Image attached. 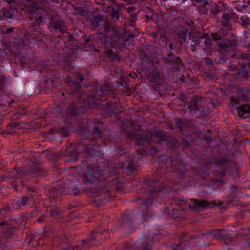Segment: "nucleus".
<instances>
[{"instance_id": "obj_33", "label": "nucleus", "mask_w": 250, "mask_h": 250, "mask_svg": "<svg viewBox=\"0 0 250 250\" xmlns=\"http://www.w3.org/2000/svg\"><path fill=\"white\" fill-rule=\"evenodd\" d=\"M9 3L11 2L16 1V2H21V4H20V7L21 5L22 4H25L27 1H30L31 0H5Z\"/></svg>"}, {"instance_id": "obj_6", "label": "nucleus", "mask_w": 250, "mask_h": 250, "mask_svg": "<svg viewBox=\"0 0 250 250\" xmlns=\"http://www.w3.org/2000/svg\"><path fill=\"white\" fill-rule=\"evenodd\" d=\"M48 213H44L37 219V222L40 223L51 222L48 226L44 228L42 236L52 239L54 241L59 240L61 244L67 240L65 233V225L62 222V211L58 205L52 204L46 210Z\"/></svg>"}, {"instance_id": "obj_17", "label": "nucleus", "mask_w": 250, "mask_h": 250, "mask_svg": "<svg viewBox=\"0 0 250 250\" xmlns=\"http://www.w3.org/2000/svg\"><path fill=\"white\" fill-rule=\"evenodd\" d=\"M212 37L208 33H204L200 36L199 47L202 48L207 56H211L214 52L213 47Z\"/></svg>"}, {"instance_id": "obj_10", "label": "nucleus", "mask_w": 250, "mask_h": 250, "mask_svg": "<svg viewBox=\"0 0 250 250\" xmlns=\"http://www.w3.org/2000/svg\"><path fill=\"white\" fill-rule=\"evenodd\" d=\"M221 25L222 27L219 30L211 33V36L221 50H230L234 45H236L237 42L233 39L227 37L231 32L229 21L223 20Z\"/></svg>"}, {"instance_id": "obj_29", "label": "nucleus", "mask_w": 250, "mask_h": 250, "mask_svg": "<svg viewBox=\"0 0 250 250\" xmlns=\"http://www.w3.org/2000/svg\"><path fill=\"white\" fill-rule=\"evenodd\" d=\"M19 126V125L17 123H14L10 124L7 126V133L9 134H12L13 133V130L14 128L17 127Z\"/></svg>"}, {"instance_id": "obj_38", "label": "nucleus", "mask_w": 250, "mask_h": 250, "mask_svg": "<svg viewBox=\"0 0 250 250\" xmlns=\"http://www.w3.org/2000/svg\"><path fill=\"white\" fill-rule=\"evenodd\" d=\"M115 72H116L117 74H118V76H119V77H120V74H121V70L120 69L117 68V69H116V70H115Z\"/></svg>"}, {"instance_id": "obj_8", "label": "nucleus", "mask_w": 250, "mask_h": 250, "mask_svg": "<svg viewBox=\"0 0 250 250\" xmlns=\"http://www.w3.org/2000/svg\"><path fill=\"white\" fill-rule=\"evenodd\" d=\"M188 29L185 27H179L176 31L177 38L172 42L169 40H166V49L178 52L184 47L183 42L191 46L199 47L200 36H193L190 33L188 35Z\"/></svg>"}, {"instance_id": "obj_40", "label": "nucleus", "mask_w": 250, "mask_h": 250, "mask_svg": "<svg viewBox=\"0 0 250 250\" xmlns=\"http://www.w3.org/2000/svg\"><path fill=\"white\" fill-rule=\"evenodd\" d=\"M73 208L72 206H70V207H69L68 209H71Z\"/></svg>"}, {"instance_id": "obj_41", "label": "nucleus", "mask_w": 250, "mask_h": 250, "mask_svg": "<svg viewBox=\"0 0 250 250\" xmlns=\"http://www.w3.org/2000/svg\"><path fill=\"white\" fill-rule=\"evenodd\" d=\"M236 1H239L240 0H235Z\"/></svg>"}, {"instance_id": "obj_14", "label": "nucleus", "mask_w": 250, "mask_h": 250, "mask_svg": "<svg viewBox=\"0 0 250 250\" xmlns=\"http://www.w3.org/2000/svg\"><path fill=\"white\" fill-rule=\"evenodd\" d=\"M235 92H236L237 96L231 98L229 102V106L236 109L239 117L246 118L250 114V98L247 99L244 96H239L238 91L233 93Z\"/></svg>"}, {"instance_id": "obj_39", "label": "nucleus", "mask_w": 250, "mask_h": 250, "mask_svg": "<svg viewBox=\"0 0 250 250\" xmlns=\"http://www.w3.org/2000/svg\"><path fill=\"white\" fill-rule=\"evenodd\" d=\"M180 99L182 101H184V102H186V98H185V96H184V95H181V96H180Z\"/></svg>"}, {"instance_id": "obj_28", "label": "nucleus", "mask_w": 250, "mask_h": 250, "mask_svg": "<svg viewBox=\"0 0 250 250\" xmlns=\"http://www.w3.org/2000/svg\"><path fill=\"white\" fill-rule=\"evenodd\" d=\"M111 16L113 19L119 20L120 12L117 6L115 8H113L112 9V11L111 13Z\"/></svg>"}, {"instance_id": "obj_15", "label": "nucleus", "mask_w": 250, "mask_h": 250, "mask_svg": "<svg viewBox=\"0 0 250 250\" xmlns=\"http://www.w3.org/2000/svg\"><path fill=\"white\" fill-rule=\"evenodd\" d=\"M202 98L199 99L194 96L188 104V108L190 114L196 118H208L210 115V111L209 107L202 103Z\"/></svg>"}, {"instance_id": "obj_24", "label": "nucleus", "mask_w": 250, "mask_h": 250, "mask_svg": "<svg viewBox=\"0 0 250 250\" xmlns=\"http://www.w3.org/2000/svg\"><path fill=\"white\" fill-rule=\"evenodd\" d=\"M34 215V212L31 211L27 212L25 214L22 215L20 217V221L22 225H25L27 220L32 217Z\"/></svg>"}, {"instance_id": "obj_7", "label": "nucleus", "mask_w": 250, "mask_h": 250, "mask_svg": "<svg viewBox=\"0 0 250 250\" xmlns=\"http://www.w3.org/2000/svg\"><path fill=\"white\" fill-rule=\"evenodd\" d=\"M50 63L47 60L41 62L39 64V73L42 78L39 81L37 87L40 92L49 93L54 91L60 82L59 80L60 72L51 66Z\"/></svg>"}, {"instance_id": "obj_21", "label": "nucleus", "mask_w": 250, "mask_h": 250, "mask_svg": "<svg viewBox=\"0 0 250 250\" xmlns=\"http://www.w3.org/2000/svg\"><path fill=\"white\" fill-rule=\"evenodd\" d=\"M207 12L212 16H215L221 11L218 5L212 1H208L203 8Z\"/></svg>"}, {"instance_id": "obj_36", "label": "nucleus", "mask_w": 250, "mask_h": 250, "mask_svg": "<svg viewBox=\"0 0 250 250\" xmlns=\"http://www.w3.org/2000/svg\"><path fill=\"white\" fill-rule=\"evenodd\" d=\"M222 18L224 21H230L231 20V17L228 14L225 13L223 14Z\"/></svg>"}, {"instance_id": "obj_22", "label": "nucleus", "mask_w": 250, "mask_h": 250, "mask_svg": "<svg viewBox=\"0 0 250 250\" xmlns=\"http://www.w3.org/2000/svg\"><path fill=\"white\" fill-rule=\"evenodd\" d=\"M243 40L242 44L244 47L248 49L249 52L247 54H250V30L248 29L244 30L243 32Z\"/></svg>"}, {"instance_id": "obj_27", "label": "nucleus", "mask_w": 250, "mask_h": 250, "mask_svg": "<svg viewBox=\"0 0 250 250\" xmlns=\"http://www.w3.org/2000/svg\"><path fill=\"white\" fill-rule=\"evenodd\" d=\"M240 24L243 26H246L250 24V18L245 15L241 16L240 18Z\"/></svg>"}, {"instance_id": "obj_11", "label": "nucleus", "mask_w": 250, "mask_h": 250, "mask_svg": "<svg viewBox=\"0 0 250 250\" xmlns=\"http://www.w3.org/2000/svg\"><path fill=\"white\" fill-rule=\"evenodd\" d=\"M142 67L148 79L151 82L157 83L161 81L160 72L162 65L160 62H155L148 56H144Z\"/></svg>"}, {"instance_id": "obj_4", "label": "nucleus", "mask_w": 250, "mask_h": 250, "mask_svg": "<svg viewBox=\"0 0 250 250\" xmlns=\"http://www.w3.org/2000/svg\"><path fill=\"white\" fill-rule=\"evenodd\" d=\"M47 174V171L36 159L31 164L23 168H16L10 175V186L15 191H19L26 188L27 193L22 196H18L11 200V204L16 210H23L30 208L35 204V196L38 188L36 186L28 185L24 182L28 177H43Z\"/></svg>"}, {"instance_id": "obj_16", "label": "nucleus", "mask_w": 250, "mask_h": 250, "mask_svg": "<svg viewBox=\"0 0 250 250\" xmlns=\"http://www.w3.org/2000/svg\"><path fill=\"white\" fill-rule=\"evenodd\" d=\"M162 61L166 69L169 72L179 71L182 66V59L170 52L166 56L163 57Z\"/></svg>"}, {"instance_id": "obj_1", "label": "nucleus", "mask_w": 250, "mask_h": 250, "mask_svg": "<svg viewBox=\"0 0 250 250\" xmlns=\"http://www.w3.org/2000/svg\"><path fill=\"white\" fill-rule=\"evenodd\" d=\"M116 106L117 102L111 100L101 102L99 109H91L67 128L80 132L82 138L76 147L67 148V162L75 161L81 153L87 155V159L79 167L82 180L93 195L96 206L112 200V192H125V179L119 175L120 172L134 176L131 185L136 188V202L139 207L122 214L120 227L133 231L138 224L152 218L150 212L153 206L163 203V216L184 225L188 218V208L199 212L191 201L204 200L186 201L176 193L181 188L190 190L207 185L211 188L215 183H222L217 181L218 177H233L237 173L230 159L231 153L220 146H211L209 129L200 137L191 122L181 118L176 119L175 127L183 136V147L177 139L163 130L154 127L145 131L135 122H126L121 131L124 138L117 140L110 148L113 157L105 159L95 147H101L98 141L101 138L100 129L104 119L114 116L113 122L122 123L119 114L122 111Z\"/></svg>"}, {"instance_id": "obj_12", "label": "nucleus", "mask_w": 250, "mask_h": 250, "mask_svg": "<svg viewBox=\"0 0 250 250\" xmlns=\"http://www.w3.org/2000/svg\"><path fill=\"white\" fill-rule=\"evenodd\" d=\"M21 3V2L13 1L9 3L5 0H0V19L5 20L11 22L12 20L15 19L17 15V9H19L29 13L30 21L32 16V12L20 8V4Z\"/></svg>"}, {"instance_id": "obj_2", "label": "nucleus", "mask_w": 250, "mask_h": 250, "mask_svg": "<svg viewBox=\"0 0 250 250\" xmlns=\"http://www.w3.org/2000/svg\"><path fill=\"white\" fill-rule=\"evenodd\" d=\"M21 9L32 12L29 22V27L23 35L17 28L15 33L8 38V44H4V48H8L10 52V46L13 45L19 54L22 57L21 63L24 66L32 67L33 59L37 53V49H42L49 54L51 59L58 65L72 74L77 79H73L70 76L65 78L64 86H59V95L62 97L61 104L58 105L55 109L57 117L60 119L61 123L73 124L83 115L92 108L98 107L99 104L107 99L108 96L114 97V92L118 83L112 82H105L99 90L94 88L91 91L84 90L81 82L83 80V75L77 72L73 63L72 53L64 55L60 49L59 40L55 37L47 36L44 31L40 27V24L44 22L48 24V28L53 33L64 34L66 31L65 23L60 16L53 11L42 7H38L33 0L27 1L21 5Z\"/></svg>"}, {"instance_id": "obj_31", "label": "nucleus", "mask_w": 250, "mask_h": 250, "mask_svg": "<svg viewBox=\"0 0 250 250\" xmlns=\"http://www.w3.org/2000/svg\"><path fill=\"white\" fill-rule=\"evenodd\" d=\"M143 10L146 13V14H150V13L151 14L154 12V10L149 6H145L143 8Z\"/></svg>"}, {"instance_id": "obj_30", "label": "nucleus", "mask_w": 250, "mask_h": 250, "mask_svg": "<svg viewBox=\"0 0 250 250\" xmlns=\"http://www.w3.org/2000/svg\"><path fill=\"white\" fill-rule=\"evenodd\" d=\"M237 10L238 12L242 13H250V6L245 5H240L239 7L237 8Z\"/></svg>"}, {"instance_id": "obj_18", "label": "nucleus", "mask_w": 250, "mask_h": 250, "mask_svg": "<svg viewBox=\"0 0 250 250\" xmlns=\"http://www.w3.org/2000/svg\"><path fill=\"white\" fill-rule=\"evenodd\" d=\"M9 52V49L8 48L5 49L0 48V101L2 100L4 97V95L2 94V90L4 87L5 77L3 74V61L5 60L6 56Z\"/></svg>"}, {"instance_id": "obj_19", "label": "nucleus", "mask_w": 250, "mask_h": 250, "mask_svg": "<svg viewBox=\"0 0 250 250\" xmlns=\"http://www.w3.org/2000/svg\"><path fill=\"white\" fill-rule=\"evenodd\" d=\"M219 48L220 52L218 54L216 55L214 58L215 63L223 64L225 63L227 61L228 57L226 56V53H229L230 55L233 56V53L237 49H236V45H234L233 49L228 51H222L220 47L218 46Z\"/></svg>"}, {"instance_id": "obj_5", "label": "nucleus", "mask_w": 250, "mask_h": 250, "mask_svg": "<svg viewBox=\"0 0 250 250\" xmlns=\"http://www.w3.org/2000/svg\"><path fill=\"white\" fill-rule=\"evenodd\" d=\"M234 58L241 59L244 62L239 61L236 64L231 63L229 65V69L231 72L232 78L230 83L228 86V89L231 92L238 91L239 96H244L245 98L250 99V89L246 86H243L244 83L250 79V54L237 49L233 53Z\"/></svg>"}, {"instance_id": "obj_9", "label": "nucleus", "mask_w": 250, "mask_h": 250, "mask_svg": "<svg viewBox=\"0 0 250 250\" xmlns=\"http://www.w3.org/2000/svg\"><path fill=\"white\" fill-rule=\"evenodd\" d=\"M75 182L70 181L69 185L66 184L62 180H58L54 186L48 188L50 194V200L52 204L57 205L61 201V197L62 194H66L68 191L67 188L71 190V193L77 195L80 193V182L75 179Z\"/></svg>"}, {"instance_id": "obj_3", "label": "nucleus", "mask_w": 250, "mask_h": 250, "mask_svg": "<svg viewBox=\"0 0 250 250\" xmlns=\"http://www.w3.org/2000/svg\"><path fill=\"white\" fill-rule=\"evenodd\" d=\"M92 28H96L103 25L102 32L91 34L86 40V44L89 48L97 53L103 52L111 61L119 58L117 49H123L126 47L129 38L137 36V33L130 34L124 31L122 35H118L112 27L100 16H93L90 21Z\"/></svg>"}, {"instance_id": "obj_37", "label": "nucleus", "mask_w": 250, "mask_h": 250, "mask_svg": "<svg viewBox=\"0 0 250 250\" xmlns=\"http://www.w3.org/2000/svg\"><path fill=\"white\" fill-rule=\"evenodd\" d=\"M242 5L250 6V0H244L243 3Z\"/></svg>"}, {"instance_id": "obj_32", "label": "nucleus", "mask_w": 250, "mask_h": 250, "mask_svg": "<svg viewBox=\"0 0 250 250\" xmlns=\"http://www.w3.org/2000/svg\"><path fill=\"white\" fill-rule=\"evenodd\" d=\"M180 80L184 83H188L189 82L190 79L188 75L185 76L184 75H182L180 78Z\"/></svg>"}, {"instance_id": "obj_13", "label": "nucleus", "mask_w": 250, "mask_h": 250, "mask_svg": "<svg viewBox=\"0 0 250 250\" xmlns=\"http://www.w3.org/2000/svg\"><path fill=\"white\" fill-rule=\"evenodd\" d=\"M108 238V230L99 229L92 232L80 245L72 248L71 250H87L91 246L100 245L105 239Z\"/></svg>"}, {"instance_id": "obj_20", "label": "nucleus", "mask_w": 250, "mask_h": 250, "mask_svg": "<svg viewBox=\"0 0 250 250\" xmlns=\"http://www.w3.org/2000/svg\"><path fill=\"white\" fill-rule=\"evenodd\" d=\"M15 32H16V30L15 27L6 28L5 26L0 27V37L3 38V42H5L7 44H8L9 36L14 35Z\"/></svg>"}, {"instance_id": "obj_35", "label": "nucleus", "mask_w": 250, "mask_h": 250, "mask_svg": "<svg viewBox=\"0 0 250 250\" xmlns=\"http://www.w3.org/2000/svg\"><path fill=\"white\" fill-rule=\"evenodd\" d=\"M194 1L198 4H202L203 8H204V5H205L208 1H209V0H194Z\"/></svg>"}, {"instance_id": "obj_34", "label": "nucleus", "mask_w": 250, "mask_h": 250, "mask_svg": "<svg viewBox=\"0 0 250 250\" xmlns=\"http://www.w3.org/2000/svg\"><path fill=\"white\" fill-rule=\"evenodd\" d=\"M60 132L63 135V137H67L70 134L69 132L64 127L61 129Z\"/></svg>"}, {"instance_id": "obj_23", "label": "nucleus", "mask_w": 250, "mask_h": 250, "mask_svg": "<svg viewBox=\"0 0 250 250\" xmlns=\"http://www.w3.org/2000/svg\"><path fill=\"white\" fill-rule=\"evenodd\" d=\"M146 18L148 20L153 21L155 23H157L162 19V17L160 14L155 13L154 11L150 14H146Z\"/></svg>"}, {"instance_id": "obj_26", "label": "nucleus", "mask_w": 250, "mask_h": 250, "mask_svg": "<svg viewBox=\"0 0 250 250\" xmlns=\"http://www.w3.org/2000/svg\"><path fill=\"white\" fill-rule=\"evenodd\" d=\"M203 62L209 68H212L214 66V60L211 58L206 57L203 58Z\"/></svg>"}, {"instance_id": "obj_25", "label": "nucleus", "mask_w": 250, "mask_h": 250, "mask_svg": "<svg viewBox=\"0 0 250 250\" xmlns=\"http://www.w3.org/2000/svg\"><path fill=\"white\" fill-rule=\"evenodd\" d=\"M134 10V8L133 7H129L127 8V10L129 13H131L130 15L131 16V20H130V23H129V25L131 26H132L134 24L135 21L136 20V13L135 12H133V11Z\"/></svg>"}]
</instances>
